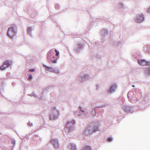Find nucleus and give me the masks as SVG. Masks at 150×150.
Masks as SVG:
<instances>
[{
	"instance_id": "obj_1",
	"label": "nucleus",
	"mask_w": 150,
	"mask_h": 150,
	"mask_svg": "<svg viewBox=\"0 0 150 150\" xmlns=\"http://www.w3.org/2000/svg\"><path fill=\"white\" fill-rule=\"evenodd\" d=\"M14 26L13 25H12L8 28V35L11 38L16 35V32L14 30Z\"/></svg>"
},
{
	"instance_id": "obj_2",
	"label": "nucleus",
	"mask_w": 150,
	"mask_h": 150,
	"mask_svg": "<svg viewBox=\"0 0 150 150\" xmlns=\"http://www.w3.org/2000/svg\"><path fill=\"white\" fill-rule=\"evenodd\" d=\"M144 16L142 15H139L137 16L135 19L136 22L141 23L144 20Z\"/></svg>"
},
{
	"instance_id": "obj_3",
	"label": "nucleus",
	"mask_w": 150,
	"mask_h": 150,
	"mask_svg": "<svg viewBox=\"0 0 150 150\" xmlns=\"http://www.w3.org/2000/svg\"><path fill=\"white\" fill-rule=\"evenodd\" d=\"M74 121H72L71 122H68L66 124V127H65V129L67 130V129H69V132H70V129L73 127L74 125Z\"/></svg>"
},
{
	"instance_id": "obj_4",
	"label": "nucleus",
	"mask_w": 150,
	"mask_h": 150,
	"mask_svg": "<svg viewBox=\"0 0 150 150\" xmlns=\"http://www.w3.org/2000/svg\"><path fill=\"white\" fill-rule=\"evenodd\" d=\"M98 127H96V128H94V129H92L91 127H88L87 129L85 131V133L90 134L93 132L98 131Z\"/></svg>"
},
{
	"instance_id": "obj_5",
	"label": "nucleus",
	"mask_w": 150,
	"mask_h": 150,
	"mask_svg": "<svg viewBox=\"0 0 150 150\" xmlns=\"http://www.w3.org/2000/svg\"><path fill=\"white\" fill-rule=\"evenodd\" d=\"M138 62L140 65L142 66H148V62L143 59H139L138 60Z\"/></svg>"
},
{
	"instance_id": "obj_6",
	"label": "nucleus",
	"mask_w": 150,
	"mask_h": 150,
	"mask_svg": "<svg viewBox=\"0 0 150 150\" xmlns=\"http://www.w3.org/2000/svg\"><path fill=\"white\" fill-rule=\"evenodd\" d=\"M55 148H57L59 147V145L57 141L55 139H52L51 141Z\"/></svg>"
},
{
	"instance_id": "obj_7",
	"label": "nucleus",
	"mask_w": 150,
	"mask_h": 150,
	"mask_svg": "<svg viewBox=\"0 0 150 150\" xmlns=\"http://www.w3.org/2000/svg\"><path fill=\"white\" fill-rule=\"evenodd\" d=\"M4 65H6V67L7 68L10 67L11 65V62H10L8 61H6L4 63Z\"/></svg>"
},
{
	"instance_id": "obj_8",
	"label": "nucleus",
	"mask_w": 150,
	"mask_h": 150,
	"mask_svg": "<svg viewBox=\"0 0 150 150\" xmlns=\"http://www.w3.org/2000/svg\"><path fill=\"white\" fill-rule=\"evenodd\" d=\"M43 67L45 68V70L46 71H49L50 72H52V69L51 67H47V66L45 65H43Z\"/></svg>"
},
{
	"instance_id": "obj_9",
	"label": "nucleus",
	"mask_w": 150,
	"mask_h": 150,
	"mask_svg": "<svg viewBox=\"0 0 150 150\" xmlns=\"http://www.w3.org/2000/svg\"><path fill=\"white\" fill-rule=\"evenodd\" d=\"M6 68H7V67H6V65H4V63L0 67V70L2 71L4 70Z\"/></svg>"
},
{
	"instance_id": "obj_10",
	"label": "nucleus",
	"mask_w": 150,
	"mask_h": 150,
	"mask_svg": "<svg viewBox=\"0 0 150 150\" xmlns=\"http://www.w3.org/2000/svg\"><path fill=\"white\" fill-rule=\"evenodd\" d=\"M81 150H91V148L89 146H85Z\"/></svg>"
},
{
	"instance_id": "obj_11",
	"label": "nucleus",
	"mask_w": 150,
	"mask_h": 150,
	"mask_svg": "<svg viewBox=\"0 0 150 150\" xmlns=\"http://www.w3.org/2000/svg\"><path fill=\"white\" fill-rule=\"evenodd\" d=\"M116 87V86L115 85L112 86L110 88L109 91L110 92H111L114 91V89Z\"/></svg>"
},
{
	"instance_id": "obj_12",
	"label": "nucleus",
	"mask_w": 150,
	"mask_h": 150,
	"mask_svg": "<svg viewBox=\"0 0 150 150\" xmlns=\"http://www.w3.org/2000/svg\"><path fill=\"white\" fill-rule=\"evenodd\" d=\"M50 55L49 54V53H48L47 56V58L48 59H50Z\"/></svg>"
},
{
	"instance_id": "obj_13",
	"label": "nucleus",
	"mask_w": 150,
	"mask_h": 150,
	"mask_svg": "<svg viewBox=\"0 0 150 150\" xmlns=\"http://www.w3.org/2000/svg\"><path fill=\"white\" fill-rule=\"evenodd\" d=\"M55 51L56 52V55L57 56H58L59 55V52L57 51V50L56 49L55 50Z\"/></svg>"
},
{
	"instance_id": "obj_14",
	"label": "nucleus",
	"mask_w": 150,
	"mask_h": 150,
	"mask_svg": "<svg viewBox=\"0 0 150 150\" xmlns=\"http://www.w3.org/2000/svg\"><path fill=\"white\" fill-rule=\"evenodd\" d=\"M52 72H54L56 74H58L59 73V72L58 71H52Z\"/></svg>"
},
{
	"instance_id": "obj_15",
	"label": "nucleus",
	"mask_w": 150,
	"mask_h": 150,
	"mask_svg": "<svg viewBox=\"0 0 150 150\" xmlns=\"http://www.w3.org/2000/svg\"><path fill=\"white\" fill-rule=\"evenodd\" d=\"M28 32H30L31 30V28H28L27 29Z\"/></svg>"
},
{
	"instance_id": "obj_16",
	"label": "nucleus",
	"mask_w": 150,
	"mask_h": 150,
	"mask_svg": "<svg viewBox=\"0 0 150 150\" xmlns=\"http://www.w3.org/2000/svg\"><path fill=\"white\" fill-rule=\"evenodd\" d=\"M32 78V76L31 75H29L28 79V80H31Z\"/></svg>"
},
{
	"instance_id": "obj_17",
	"label": "nucleus",
	"mask_w": 150,
	"mask_h": 150,
	"mask_svg": "<svg viewBox=\"0 0 150 150\" xmlns=\"http://www.w3.org/2000/svg\"><path fill=\"white\" fill-rule=\"evenodd\" d=\"M108 142H111L112 140V138H109L108 139Z\"/></svg>"
},
{
	"instance_id": "obj_18",
	"label": "nucleus",
	"mask_w": 150,
	"mask_h": 150,
	"mask_svg": "<svg viewBox=\"0 0 150 150\" xmlns=\"http://www.w3.org/2000/svg\"><path fill=\"white\" fill-rule=\"evenodd\" d=\"M35 70V69H30L29 70V71L30 72H33V71H34Z\"/></svg>"
},
{
	"instance_id": "obj_19",
	"label": "nucleus",
	"mask_w": 150,
	"mask_h": 150,
	"mask_svg": "<svg viewBox=\"0 0 150 150\" xmlns=\"http://www.w3.org/2000/svg\"><path fill=\"white\" fill-rule=\"evenodd\" d=\"M52 62L53 63H56L57 62V61L55 60H54V61H52Z\"/></svg>"
},
{
	"instance_id": "obj_20",
	"label": "nucleus",
	"mask_w": 150,
	"mask_h": 150,
	"mask_svg": "<svg viewBox=\"0 0 150 150\" xmlns=\"http://www.w3.org/2000/svg\"><path fill=\"white\" fill-rule=\"evenodd\" d=\"M148 66H150V62H148Z\"/></svg>"
},
{
	"instance_id": "obj_21",
	"label": "nucleus",
	"mask_w": 150,
	"mask_h": 150,
	"mask_svg": "<svg viewBox=\"0 0 150 150\" xmlns=\"http://www.w3.org/2000/svg\"><path fill=\"white\" fill-rule=\"evenodd\" d=\"M148 71H149V74H150V69H149Z\"/></svg>"
},
{
	"instance_id": "obj_22",
	"label": "nucleus",
	"mask_w": 150,
	"mask_h": 150,
	"mask_svg": "<svg viewBox=\"0 0 150 150\" xmlns=\"http://www.w3.org/2000/svg\"><path fill=\"white\" fill-rule=\"evenodd\" d=\"M82 112H84V111H82Z\"/></svg>"
},
{
	"instance_id": "obj_23",
	"label": "nucleus",
	"mask_w": 150,
	"mask_h": 150,
	"mask_svg": "<svg viewBox=\"0 0 150 150\" xmlns=\"http://www.w3.org/2000/svg\"><path fill=\"white\" fill-rule=\"evenodd\" d=\"M133 86V87H134V86Z\"/></svg>"
}]
</instances>
